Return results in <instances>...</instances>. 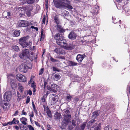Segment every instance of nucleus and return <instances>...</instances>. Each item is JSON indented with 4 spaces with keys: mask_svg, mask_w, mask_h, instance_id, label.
<instances>
[{
    "mask_svg": "<svg viewBox=\"0 0 130 130\" xmlns=\"http://www.w3.org/2000/svg\"><path fill=\"white\" fill-rule=\"evenodd\" d=\"M28 67L25 64H23L19 66V70L24 73L26 72Z\"/></svg>",
    "mask_w": 130,
    "mask_h": 130,
    "instance_id": "0eeeda50",
    "label": "nucleus"
},
{
    "mask_svg": "<svg viewBox=\"0 0 130 130\" xmlns=\"http://www.w3.org/2000/svg\"><path fill=\"white\" fill-rule=\"evenodd\" d=\"M29 116L30 117V121L31 122H32V119L31 118H32L34 117V112L33 111H32L31 112V114L29 115Z\"/></svg>",
    "mask_w": 130,
    "mask_h": 130,
    "instance_id": "e433bc0d",
    "label": "nucleus"
},
{
    "mask_svg": "<svg viewBox=\"0 0 130 130\" xmlns=\"http://www.w3.org/2000/svg\"><path fill=\"white\" fill-rule=\"evenodd\" d=\"M85 57L86 56L84 54L82 55L79 54L77 56L76 59L78 62H81Z\"/></svg>",
    "mask_w": 130,
    "mask_h": 130,
    "instance_id": "9b49d317",
    "label": "nucleus"
},
{
    "mask_svg": "<svg viewBox=\"0 0 130 130\" xmlns=\"http://www.w3.org/2000/svg\"><path fill=\"white\" fill-rule=\"evenodd\" d=\"M91 120L89 121L88 123L87 127H89L91 125H92L93 123H96V120H95L93 118Z\"/></svg>",
    "mask_w": 130,
    "mask_h": 130,
    "instance_id": "a211bd4d",
    "label": "nucleus"
},
{
    "mask_svg": "<svg viewBox=\"0 0 130 130\" xmlns=\"http://www.w3.org/2000/svg\"><path fill=\"white\" fill-rule=\"evenodd\" d=\"M53 70L54 71H57L58 72L60 71V70L58 68L54 67H53Z\"/></svg>",
    "mask_w": 130,
    "mask_h": 130,
    "instance_id": "58836bf2",
    "label": "nucleus"
},
{
    "mask_svg": "<svg viewBox=\"0 0 130 130\" xmlns=\"http://www.w3.org/2000/svg\"><path fill=\"white\" fill-rule=\"evenodd\" d=\"M57 29L58 32L60 33H63L65 31L63 27L59 24L57 25Z\"/></svg>",
    "mask_w": 130,
    "mask_h": 130,
    "instance_id": "4468645a",
    "label": "nucleus"
},
{
    "mask_svg": "<svg viewBox=\"0 0 130 130\" xmlns=\"http://www.w3.org/2000/svg\"><path fill=\"white\" fill-rule=\"evenodd\" d=\"M44 35L43 34V29H42L41 31V36L42 35Z\"/></svg>",
    "mask_w": 130,
    "mask_h": 130,
    "instance_id": "338daca9",
    "label": "nucleus"
},
{
    "mask_svg": "<svg viewBox=\"0 0 130 130\" xmlns=\"http://www.w3.org/2000/svg\"><path fill=\"white\" fill-rule=\"evenodd\" d=\"M54 20L55 23L57 24H59L60 22L58 17L56 16L54 17Z\"/></svg>",
    "mask_w": 130,
    "mask_h": 130,
    "instance_id": "c756f323",
    "label": "nucleus"
},
{
    "mask_svg": "<svg viewBox=\"0 0 130 130\" xmlns=\"http://www.w3.org/2000/svg\"><path fill=\"white\" fill-rule=\"evenodd\" d=\"M12 49L16 51H18L19 50V48L18 46L15 45H13L12 46Z\"/></svg>",
    "mask_w": 130,
    "mask_h": 130,
    "instance_id": "bb28decb",
    "label": "nucleus"
},
{
    "mask_svg": "<svg viewBox=\"0 0 130 130\" xmlns=\"http://www.w3.org/2000/svg\"><path fill=\"white\" fill-rule=\"evenodd\" d=\"M28 93L30 95H31L32 94V91L31 90H29L28 91Z\"/></svg>",
    "mask_w": 130,
    "mask_h": 130,
    "instance_id": "bf43d9fd",
    "label": "nucleus"
},
{
    "mask_svg": "<svg viewBox=\"0 0 130 130\" xmlns=\"http://www.w3.org/2000/svg\"><path fill=\"white\" fill-rule=\"evenodd\" d=\"M44 71V69L42 68L40 70V72L39 73V75H41L42 74V73L43 72V71Z\"/></svg>",
    "mask_w": 130,
    "mask_h": 130,
    "instance_id": "09e8293b",
    "label": "nucleus"
},
{
    "mask_svg": "<svg viewBox=\"0 0 130 130\" xmlns=\"http://www.w3.org/2000/svg\"><path fill=\"white\" fill-rule=\"evenodd\" d=\"M29 22L26 21L21 20L20 23L18 24L19 27H25L29 26Z\"/></svg>",
    "mask_w": 130,
    "mask_h": 130,
    "instance_id": "6e6552de",
    "label": "nucleus"
},
{
    "mask_svg": "<svg viewBox=\"0 0 130 130\" xmlns=\"http://www.w3.org/2000/svg\"><path fill=\"white\" fill-rule=\"evenodd\" d=\"M64 7H66L67 8L70 9H72L73 8V7L72 6L70 5L69 4H67L65 3V5Z\"/></svg>",
    "mask_w": 130,
    "mask_h": 130,
    "instance_id": "72a5a7b5",
    "label": "nucleus"
},
{
    "mask_svg": "<svg viewBox=\"0 0 130 130\" xmlns=\"http://www.w3.org/2000/svg\"><path fill=\"white\" fill-rule=\"evenodd\" d=\"M49 93V92L47 91L46 94L45 95H45V96H46V97H47Z\"/></svg>",
    "mask_w": 130,
    "mask_h": 130,
    "instance_id": "774afa93",
    "label": "nucleus"
},
{
    "mask_svg": "<svg viewBox=\"0 0 130 130\" xmlns=\"http://www.w3.org/2000/svg\"><path fill=\"white\" fill-rule=\"evenodd\" d=\"M50 59L51 61L53 62H54L55 59L53 58L52 57H51Z\"/></svg>",
    "mask_w": 130,
    "mask_h": 130,
    "instance_id": "4d7b16f0",
    "label": "nucleus"
},
{
    "mask_svg": "<svg viewBox=\"0 0 130 130\" xmlns=\"http://www.w3.org/2000/svg\"><path fill=\"white\" fill-rule=\"evenodd\" d=\"M17 94L18 98L17 100L18 101H19L20 99H21V95L20 94V93L18 92H17Z\"/></svg>",
    "mask_w": 130,
    "mask_h": 130,
    "instance_id": "79ce46f5",
    "label": "nucleus"
},
{
    "mask_svg": "<svg viewBox=\"0 0 130 130\" xmlns=\"http://www.w3.org/2000/svg\"><path fill=\"white\" fill-rule=\"evenodd\" d=\"M60 114L58 112H56L54 115L55 119L56 120L59 119L60 118Z\"/></svg>",
    "mask_w": 130,
    "mask_h": 130,
    "instance_id": "5701e85b",
    "label": "nucleus"
},
{
    "mask_svg": "<svg viewBox=\"0 0 130 130\" xmlns=\"http://www.w3.org/2000/svg\"><path fill=\"white\" fill-rule=\"evenodd\" d=\"M30 97L29 96H28L27 98L26 101V103L27 104L30 101Z\"/></svg>",
    "mask_w": 130,
    "mask_h": 130,
    "instance_id": "c03bdc74",
    "label": "nucleus"
},
{
    "mask_svg": "<svg viewBox=\"0 0 130 130\" xmlns=\"http://www.w3.org/2000/svg\"><path fill=\"white\" fill-rule=\"evenodd\" d=\"M61 47H64L65 49L69 50H71L73 49V47L71 45H68L67 44L66 42L64 43Z\"/></svg>",
    "mask_w": 130,
    "mask_h": 130,
    "instance_id": "f8f14e48",
    "label": "nucleus"
},
{
    "mask_svg": "<svg viewBox=\"0 0 130 130\" xmlns=\"http://www.w3.org/2000/svg\"><path fill=\"white\" fill-rule=\"evenodd\" d=\"M76 36V35L73 31L70 32L68 36L69 38L72 40L75 39Z\"/></svg>",
    "mask_w": 130,
    "mask_h": 130,
    "instance_id": "9d476101",
    "label": "nucleus"
},
{
    "mask_svg": "<svg viewBox=\"0 0 130 130\" xmlns=\"http://www.w3.org/2000/svg\"><path fill=\"white\" fill-rule=\"evenodd\" d=\"M45 19H46L45 17H44L42 21V24H45Z\"/></svg>",
    "mask_w": 130,
    "mask_h": 130,
    "instance_id": "5fc2aeb1",
    "label": "nucleus"
},
{
    "mask_svg": "<svg viewBox=\"0 0 130 130\" xmlns=\"http://www.w3.org/2000/svg\"><path fill=\"white\" fill-rule=\"evenodd\" d=\"M11 86L12 88L13 89L16 88L17 87V84L15 81L13 79L11 82Z\"/></svg>",
    "mask_w": 130,
    "mask_h": 130,
    "instance_id": "dca6fc26",
    "label": "nucleus"
},
{
    "mask_svg": "<svg viewBox=\"0 0 130 130\" xmlns=\"http://www.w3.org/2000/svg\"><path fill=\"white\" fill-rule=\"evenodd\" d=\"M11 96V93L10 92L8 91L6 92L4 95V98L5 101H9Z\"/></svg>",
    "mask_w": 130,
    "mask_h": 130,
    "instance_id": "423d86ee",
    "label": "nucleus"
},
{
    "mask_svg": "<svg viewBox=\"0 0 130 130\" xmlns=\"http://www.w3.org/2000/svg\"><path fill=\"white\" fill-rule=\"evenodd\" d=\"M34 56H32L29 55L28 58L30 59L31 61H32L33 60Z\"/></svg>",
    "mask_w": 130,
    "mask_h": 130,
    "instance_id": "37998d69",
    "label": "nucleus"
},
{
    "mask_svg": "<svg viewBox=\"0 0 130 130\" xmlns=\"http://www.w3.org/2000/svg\"><path fill=\"white\" fill-rule=\"evenodd\" d=\"M112 128L110 126H107L106 127L104 130H112Z\"/></svg>",
    "mask_w": 130,
    "mask_h": 130,
    "instance_id": "f704fd0d",
    "label": "nucleus"
},
{
    "mask_svg": "<svg viewBox=\"0 0 130 130\" xmlns=\"http://www.w3.org/2000/svg\"><path fill=\"white\" fill-rule=\"evenodd\" d=\"M17 79L20 82H25L26 81L25 76L21 74H18L16 76Z\"/></svg>",
    "mask_w": 130,
    "mask_h": 130,
    "instance_id": "39448f33",
    "label": "nucleus"
},
{
    "mask_svg": "<svg viewBox=\"0 0 130 130\" xmlns=\"http://www.w3.org/2000/svg\"><path fill=\"white\" fill-rule=\"evenodd\" d=\"M52 103L53 104H54L58 101L59 99L58 96L56 94H52Z\"/></svg>",
    "mask_w": 130,
    "mask_h": 130,
    "instance_id": "1a4fd4ad",
    "label": "nucleus"
},
{
    "mask_svg": "<svg viewBox=\"0 0 130 130\" xmlns=\"http://www.w3.org/2000/svg\"><path fill=\"white\" fill-rule=\"evenodd\" d=\"M54 51L58 54H61V49L57 48L54 50Z\"/></svg>",
    "mask_w": 130,
    "mask_h": 130,
    "instance_id": "a878e982",
    "label": "nucleus"
},
{
    "mask_svg": "<svg viewBox=\"0 0 130 130\" xmlns=\"http://www.w3.org/2000/svg\"><path fill=\"white\" fill-rule=\"evenodd\" d=\"M100 112V111L99 110H96L95 111L92 113V115L91 117L92 118L95 119L96 118L99 116Z\"/></svg>",
    "mask_w": 130,
    "mask_h": 130,
    "instance_id": "ddd939ff",
    "label": "nucleus"
},
{
    "mask_svg": "<svg viewBox=\"0 0 130 130\" xmlns=\"http://www.w3.org/2000/svg\"><path fill=\"white\" fill-rule=\"evenodd\" d=\"M94 10V11H93V12L95 14L96 13H97L98 11L97 8H95V9Z\"/></svg>",
    "mask_w": 130,
    "mask_h": 130,
    "instance_id": "864d4df0",
    "label": "nucleus"
},
{
    "mask_svg": "<svg viewBox=\"0 0 130 130\" xmlns=\"http://www.w3.org/2000/svg\"><path fill=\"white\" fill-rule=\"evenodd\" d=\"M101 125V123H99V125H98L96 129L95 130H100V127H101L100 125Z\"/></svg>",
    "mask_w": 130,
    "mask_h": 130,
    "instance_id": "49530a36",
    "label": "nucleus"
},
{
    "mask_svg": "<svg viewBox=\"0 0 130 130\" xmlns=\"http://www.w3.org/2000/svg\"><path fill=\"white\" fill-rule=\"evenodd\" d=\"M15 127L16 130H19V127L17 126H15Z\"/></svg>",
    "mask_w": 130,
    "mask_h": 130,
    "instance_id": "680f3d73",
    "label": "nucleus"
},
{
    "mask_svg": "<svg viewBox=\"0 0 130 130\" xmlns=\"http://www.w3.org/2000/svg\"><path fill=\"white\" fill-rule=\"evenodd\" d=\"M29 37L27 36L21 37L19 40V44L23 48H30L31 47L32 43L30 41H28Z\"/></svg>",
    "mask_w": 130,
    "mask_h": 130,
    "instance_id": "f257e3e1",
    "label": "nucleus"
},
{
    "mask_svg": "<svg viewBox=\"0 0 130 130\" xmlns=\"http://www.w3.org/2000/svg\"><path fill=\"white\" fill-rule=\"evenodd\" d=\"M54 4L55 7L57 8H61L64 7L65 3L63 2H61L60 0H58L57 1L54 0Z\"/></svg>",
    "mask_w": 130,
    "mask_h": 130,
    "instance_id": "20e7f679",
    "label": "nucleus"
},
{
    "mask_svg": "<svg viewBox=\"0 0 130 130\" xmlns=\"http://www.w3.org/2000/svg\"><path fill=\"white\" fill-rule=\"evenodd\" d=\"M58 86L56 85L55 84H52L51 85V87L52 89H53L55 90V89H57Z\"/></svg>",
    "mask_w": 130,
    "mask_h": 130,
    "instance_id": "473e14b6",
    "label": "nucleus"
},
{
    "mask_svg": "<svg viewBox=\"0 0 130 130\" xmlns=\"http://www.w3.org/2000/svg\"><path fill=\"white\" fill-rule=\"evenodd\" d=\"M45 37V36L44 35H43L41 36V37L40 40V41H43Z\"/></svg>",
    "mask_w": 130,
    "mask_h": 130,
    "instance_id": "a18cd8bd",
    "label": "nucleus"
},
{
    "mask_svg": "<svg viewBox=\"0 0 130 130\" xmlns=\"http://www.w3.org/2000/svg\"><path fill=\"white\" fill-rule=\"evenodd\" d=\"M68 64L70 66H76L77 64V63L74 62H73L71 61H68Z\"/></svg>",
    "mask_w": 130,
    "mask_h": 130,
    "instance_id": "4be33fe9",
    "label": "nucleus"
},
{
    "mask_svg": "<svg viewBox=\"0 0 130 130\" xmlns=\"http://www.w3.org/2000/svg\"><path fill=\"white\" fill-rule=\"evenodd\" d=\"M20 120L23 124L24 125H26L27 124V119L26 118L22 117L20 118Z\"/></svg>",
    "mask_w": 130,
    "mask_h": 130,
    "instance_id": "f3484780",
    "label": "nucleus"
},
{
    "mask_svg": "<svg viewBox=\"0 0 130 130\" xmlns=\"http://www.w3.org/2000/svg\"><path fill=\"white\" fill-rule=\"evenodd\" d=\"M20 33V30H15L14 32L13 36L15 37H18L19 36Z\"/></svg>",
    "mask_w": 130,
    "mask_h": 130,
    "instance_id": "b1692460",
    "label": "nucleus"
},
{
    "mask_svg": "<svg viewBox=\"0 0 130 130\" xmlns=\"http://www.w3.org/2000/svg\"><path fill=\"white\" fill-rule=\"evenodd\" d=\"M19 122V121L15 118H14L12 121V122L13 124H18Z\"/></svg>",
    "mask_w": 130,
    "mask_h": 130,
    "instance_id": "c85d7f7f",
    "label": "nucleus"
},
{
    "mask_svg": "<svg viewBox=\"0 0 130 130\" xmlns=\"http://www.w3.org/2000/svg\"><path fill=\"white\" fill-rule=\"evenodd\" d=\"M20 1L23 2L24 3H26L29 4H32L35 2V0H20Z\"/></svg>",
    "mask_w": 130,
    "mask_h": 130,
    "instance_id": "412c9836",
    "label": "nucleus"
},
{
    "mask_svg": "<svg viewBox=\"0 0 130 130\" xmlns=\"http://www.w3.org/2000/svg\"><path fill=\"white\" fill-rule=\"evenodd\" d=\"M72 98V97L70 94H68L67 95L66 97V99L68 100L69 101Z\"/></svg>",
    "mask_w": 130,
    "mask_h": 130,
    "instance_id": "4c0bfd02",
    "label": "nucleus"
},
{
    "mask_svg": "<svg viewBox=\"0 0 130 130\" xmlns=\"http://www.w3.org/2000/svg\"><path fill=\"white\" fill-rule=\"evenodd\" d=\"M64 116L65 121L66 122L69 121L71 118V116L70 115H64Z\"/></svg>",
    "mask_w": 130,
    "mask_h": 130,
    "instance_id": "aec40b11",
    "label": "nucleus"
},
{
    "mask_svg": "<svg viewBox=\"0 0 130 130\" xmlns=\"http://www.w3.org/2000/svg\"><path fill=\"white\" fill-rule=\"evenodd\" d=\"M18 110H16V111H15V112L14 114L13 115L14 116H16L17 115H18Z\"/></svg>",
    "mask_w": 130,
    "mask_h": 130,
    "instance_id": "13d9d810",
    "label": "nucleus"
},
{
    "mask_svg": "<svg viewBox=\"0 0 130 130\" xmlns=\"http://www.w3.org/2000/svg\"><path fill=\"white\" fill-rule=\"evenodd\" d=\"M29 55L28 50L27 49H25L24 50H23L22 52L20 53L19 55L20 58L22 59H25L28 58Z\"/></svg>",
    "mask_w": 130,
    "mask_h": 130,
    "instance_id": "7ed1b4c3",
    "label": "nucleus"
},
{
    "mask_svg": "<svg viewBox=\"0 0 130 130\" xmlns=\"http://www.w3.org/2000/svg\"><path fill=\"white\" fill-rule=\"evenodd\" d=\"M7 124L8 125L9 124V125H11L12 124H13V123L12 122V121L11 122H8V123H7Z\"/></svg>",
    "mask_w": 130,
    "mask_h": 130,
    "instance_id": "052dcab7",
    "label": "nucleus"
},
{
    "mask_svg": "<svg viewBox=\"0 0 130 130\" xmlns=\"http://www.w3.org/2000/svg\"><path fill=\"white\" fill-rule=\"evenodd\" d=\"M59 58L63 59H65L64 57L62 56H60Z\"/></svg>",
    "mask_w": 130,
    "mask_h": 130,
    "instance_id": "0e129e2a",
    "label": "nucleus"
},
{
    "mask_svg": "<svg viewBox=\"0 0 130 130\" xmlns=\"http://www.w3.org/2000/svg\"><path fill=\"white\" fill-rule=\"evenodd\" d=\"M47 88L48 90H50L51 91H53L55 93L56 92V91L55 90L53 89H52V88H51L50 86H47Z\"/></svg>",
    "mask_w": 130,
    "mask_h": 130,
    "instance_id": "c9c22d12",
    "label": "nucleus"
},
{
    "mask_svg": "<svg viewBox=\"0 0 130 130\" xmlns=\"http://www.w3.org/2000/svg\"><path fill=\"white\" fill-rule=\"evenodd\" d=\"M70 113V111L68 110H67L64 111L63 113H64L63 115H69Z\"/></svg>",
    "mask_w": 130,
    "mask_h": 130,
    "instance_id": "ea45409f",
    "label": "nucleus"
},
{
    "mask_svg": "<svg viewBox=\"0 0 130 130\" xmlns=\"http://www.w3.org/2000/svg\"><path fill=\"white\" fill-rule=\"evenodd\" d=\"M97 125V123H95L93 124L92 125H91V127L90 128V130H95L96 129V127Z\"/></svg>",
    "mask_w": 130,
    "mask_h": 130,
    "instance_id": "cd10ccee",
    "label": "nucleus"
},
{
    "mask_svg": "<svg viewBox=\"0 0 130 130\" xmlns=\"http://www.w3.org/2000/svg\"><path fill=\"white\" fill-rule=\"evenodd\" d=\"M31 86L33 89V91L34 92H35L36 91L35 88H36V86L34 84V82H32L31 83Z\"/></svg>",
    "mask_w": 130,
    "mask_h": 130,
    "instance_id": "2f4dec72",
    "label": "nucleus"
},
{
    "mask_svg": "<svg viewBox=\"0 0 130 130\" xmlns=\"http://www.w3.org/2000/svg\"><path fill=\"white\" fill-rule=\"evenodd\" d=\"M18 85L19 86L18 90L21 93H22L24 91V88L22 86L21 84L20 83H18Z\"/></svg>",
    "mask_w": 130,
    "mask_h": 130,
    "instance_id": "393cba45",
    "label": "nucleus"
},
{
    "mask_svg": "<svg viewBox=\"0 0 130 130\" xmlns=\"http://www.w3.org/2000/svg\"><path fill=\"white\" fill-rule=\"evenodd\" d=\"M35 124L37 126H38V127H40V126H41L40 125V124L38 122H36V121H35Z\"/></svg>",
    "mask_w": 130,
    "mask_h": 130,
    "instance_id": "603ef678",
    "label": "nucleus"
},
{
    "mask_svg": "<svg viewBox=\"0 0 130 130\" xmlns=\"http://www.w3.org/2000/svg\"><path fill=\"white\" fill-rule=\"evenodd\" d=\"M87 124V122H85L83 123L81 125L80 127L82 130H84L85 126Z\"/></svg>",
    "mask_w": 130,
    "mask_h": 130,
    "instance_id": "7c9ffc66",
    "label": "nucleus"
},
{
    "mask_svg": "<svg viewBox=\"0 0 130 130\" xmlns=\"http://www.w3.org/2000/svg\"><path fill=\"white\" fill-rule=\"evenodd\" d=\"M53 77L54 80L57 81L60 79L61 77L59 74L54 73L53 74Z\"/></svg>",
    "mask_w": 130,
    "mask_h": 130,
    "instance_id": "2eb2a0df",
    "label": "nucleus"
},
{
    "mask_svg": "<svg viewBox=\"0 0 130 130\" xmlns=\"http://www.w3.org/2000/svg\"><path fill=\"white\" fill-rule=\"evenodd\" d=\"M46 113L47 116L50 118H51L52 115L51 111L50 110L48 107L47 106L46 107Z\"/></svg>",
    "mask_w": 130,
    "mask_h": 130,
    "instance_id": "6ab92c4d",
    "label": "nucleus"
},
{
    "mask_svg": "<svg viewBox=\"0 0 130 130\" xmlns=\"http://www.w3.org/2000/svg\"><path fill=\"white\" fill-rule=\"evenodd\" d=\"M22 115H27V113L24 110H23L22 111Z\"/></svg>",
    "mask_w": 130,
    "mask_h": 130,
    "instance_id": "8fccbe9b",
    "label": "nucleus"
},
{
    "mask_svg": "<svg viewBox=\"0 0 130 130\" xmlns=\"http://www.w3.org/2000/svg\"><path fill=\"white\" fill-rule=\"evenodd\" d=\"M75 121L74 120H72V124L73 126L75 127L76 126Z\"/></svg>",
    "mask_w": 130,
    "mask_h": 130,
    "instance_id": "de8ad7c7",
    "label": "nucleus"
},
{
    "mask_svg": "<svg viewBox=\"0 0 130 130\" xmlns=\"http://www.w3.org/2000/svg\"><path fill=\"white\" fill-rule=\"evenodd\" d=\"M2 125L4 126H7L8 125L7 123H5L2 124Z\"/></svg>",
    "mask_w": 130,
    "mask_h": 130,
    "instance_id": "e2e57ef3",
    "label": "nucleus"
},
{
    "mask_svg": "<svg viewBox=\"0 0 130 130\" xmlns=\"http://www.w3.org/2000/svg\"><path fill=\"white\" fill-rule=\"evenodd\" d=\"M45 96V95H44L42 97L41 100L43 102H45V99L44 97Z\"/></svg>",
    "mask_w": 130,
    "mask_h": 130,
    "instance_id": "3c124183",
    "label": "nucleus"
},
{
    "mask_svg": "<svg viewBox=\"0 0 130 130\" xmlns=\"http://www.w3.org/2000/svg\"><path fill=\"white\" fill-rule=\"evenodd\" d=\"M6 13L7 14V16L10 17L11 16V13L9 11L6 12Z\"/></svg>",
    "mask_w": 130,
    "mask_h": 130,
    "instance_id": "6e6d98bb",
    "label": "nucleus"
},
{
    "mask_svg": "<svg viewBox=\"0 0 130 130\" xmlns=\"http://www.w3.org/2000/svg\"><path fill=\"white\" fill-rule=\"evenodd\" d=\"M34 109V110L35 111V112L36 113H37V109L35 108H33Z\"/></svg>",
    "mask_w": 130,
    "mask_h": 130,
    "instance_id": "69168bd1",
    "label": "nucleus"
},
{
    "mask_svg": "<svg viewBox=\"0 0 130 130\" xmlns=\"http://www.w3.org/2000/svg\"><path fill=\"white\" fill-rule=\"evenodd\" d=\"M54 38L56 40V43L61 46L66 42V41L63 39V37L61 34L58 33L54 36Z\"/></svg>",
    "mask_w": 130,
    "mask_h": 130,
    "instance_id": "f03ea898",
    "label": "nucleus"
},
{
    "mask_svg": "<svg viewBox=\"0 0 130 130\" xmlns=\"http://www.w3.org/2000/svg\"><path fill=\"white\" fill-rule=\"evenodd\" d=\"M27 127L29 128V130H34V129L33 127L31 125H28Z\"/></svg>",
    "mask_w": 130,
    "mask_h": 130,
    "instance_id": "a19ab883",
    "label": "nucleus"
}]
</instances>
